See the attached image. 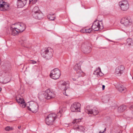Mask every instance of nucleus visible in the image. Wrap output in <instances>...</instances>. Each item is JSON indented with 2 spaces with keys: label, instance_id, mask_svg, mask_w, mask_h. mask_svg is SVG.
Segmentation results:
<instances>
[{
  "label": "nucleus",
  "instance_id": "obj_1",
  "mask_svg": "<svg viewBox=\"0 0 133 133\" xmlns=\"http://www.w3.org/2000/svg\"><path fill=\"white\" fill-rule=\"evenodd\" d=\"M16 100L21 107L24 108L26 106L27 109L33 112H36L38 110V106L37 104L32 101L26 104L23 97L20 95L16 97Z\"/></svg>",
  "mask_w": 133,
  "mask_h": 133
},
{
  "label": "nucleus",
  "instance_id": "obj_2",
  "mask_svg": "<svg viewBox=\"0 0 133 133\" xmlns=\"http://www.w3.org/2000/svg\"><path fill=\"white\" fill-rule=\"evenodd\" d=\"M26 28L25 25L21 22H17L12 24L10 30L11 34L14 35H17L18 33L24 31Z\"/></svg>",
  "mask_w": 133,
  "mask_h": 133
},
{
  "label": "nucleus",
  "instance_id": "obj_3",
  "mask_svg": "<svg viewBox=\"0 0 133 133\" xmlns=\"http://www.w3.org/2000/svg\"><path fill=\"white\" fill-rule=\"evenodd\" d=\"M55 96L54 92L51 91L49 89H47L45 91H41L38 94L39 98L41 99L44 98L48 99H50L54 98Z\"/></svg>",
  "mask_w": 133,
  "mask_h": 133
},
{
  "label": "nucleus",
  "instance_id": "obj_4",
  "mask_svg": "<svg viewBox=\"0 0 133 133\" xmlns=\"http://www.w3.org/2000/svg\"><path fill=\"white\" fill-rule=\"evenodd\" d=\"M57 116L56 114L54 113L48 115L45 119L46 124L49 125L52 124ZM57 116H58V115Z\"/></svg>",
  "mask_w": 133,
  "mask_h": 133
},
{
  "label": "nucleus",
  "instance_id": "obj_5",
  "mask_svg": "<svg viewBox=\"0 0 133 133\" xmlns=\"http://www.w3.org/2000/svg\"><path fill=\"white\" fill-rule=\"evenodd\" d=\"M61 75L60 70L57 68H55L51 71L50 76L52 78L56 79L59 78Z\"/></svg>",
  "mask_w": 133,
  "mask_h": 133
},
{
  "label": "nucleus",
  "instance_id": "obj_6",
  "mask_svg": "<svg viewBox=\"0 0 133 133\" xmlns=\"http://www.w3.org/2000/svg\"><path fill=\"white\" fill-rule=\"evenodd\" d=\"M53 52V49L50 48H48L45 49L44 52L42 53L41 55L44 58L49 59L52 57Z\"/></svg>",
  "mask_w": 133,
  "mask_h": 133
},
{
  "label": "nucleus",
  "instance_id": "obj_7",
  "mask_svg": "<svg viewBox=\"0 0 133 133\" xmlns=\"http://www.w3.org/2000/svg\"><path fill=\"white\" fill-rule=\"evenodd\" d=\"M103 28L101 22L97 20L94 22L92 26V29L95 31L102 29Z\"/></svg>",
  "mask_w": 133,
  "mask_h": 133
},
{
  "label": "nucleus",
  "instance_id": "obj_8",
  "mask_svg": "<svg viewBox=\"0 0 133 133\" xmlns=\"http://www.w3.org/2000/svg\"><path fill=\"white\" fill-rule=\"evenodd\" d=\"M121 23L124 26L128 27L131 25V20L130 18L128 17H125L121 19Z\"/></svg>",
  "mask_w": 133,
  "mask_h": 133
},
{
  "label": "nucleus",
  "instance_id": "obj_9",
  "mask_svg": "<svg viewBox=\"0 0 133 133\" xmlns=\"http://www.w3.org/2000/svg\"><path fill=\"white\" fill-rule=\"evenodd\" d=\"M85 111L90 116L92 114L95 115H97L98 113V109L96 108H94L92 109H89L88 107L86 108Z\"/></svg>",
  "mask_w": 133,
  "mask_h": 133
},
{
  "label": "nucleus",
  "instance_id": "obj_10",
  "mask_svg": "<svg viewBox=\"0 0 133 133\" xmlns=\"http://www.w3.org/2000/svg\"><path fill=\"white\" fill-rule=\"evenodd\" d=\"M119 5L121 10L123 11H126L129 8V5L127 1H123L119 2Z\"/></svg>",
  "mask_w": 133,
  "mask_h": 133
},
{
  "label": "nucleus",
  "instance_id": "obj_11",
  "mask_svg": "<svg viewBox=\"0 0 133 133\" xmlns=\"http://www.w3.org/2000/svg\"><path fill=\"white\" fill-rule=\"evenodd\" d=\"M81 104L77 102H75L72 104L71 107V110L72 112L80 111Z\"/></svg>",
  "mask_w": 133,
  "mask_h": 133
},
{
  "label": "nucleus",
  "instance_id": "obj_12",
  "mask_svg": "<svg viewBox=\"0 0 133 133\" xmlns=\"http://www.w3.org/2000/svg\"><path fill=\"white\" fill-rule=\"evenodd\" d=\"M74 69L78 75V77L80 76L83 73L81 69V66L79 64H76L74 66Z\"/></svg>",
  "mask_w": 133,
  "mask_h": 133
},
{
  "label": "nucleus",
  "instance_id": "obj_13",
  "mask_svg": "<svg viewBox=\"0 0 133 133\" xmlns=\"http://www.w3.org/2000/svg\"><path fill=\"white\" fill-rule=\"evenodd\" d=\"M8 5L3 0H0V10L1 11L7 10Z\"/></svg>",
  "mask_w": 133,
  "mask_h": 133
},
{
  "label": "nucleus",
  "instance_id": "obj_14",
  "mask_svg": "<svg viewBox=\"0 0 133 133\" xmlns=\"http://www.w3.org/2000/svg\"><path fill=\"white\" fill-rule=\"evenodd\" d=\"M124 69V68L123 66L121 65L119 66L116 68L115 74L118 76H120L123 72Z\"/></svg>",
  "mask_w": 133,
  "mask_h": 133
},
{
  "label": "nucleus",
  "instance_id": "obj_15",
  "mask_svg": "<svg viewBox=\"0 0 133 133\" xmlns=\"http://www.w3.org/2000/svg\"><path fill=\"white\" fill-rule=\"evenodd\" d=\"M68 86V84L65 82H63L60 86V89L64 90V92H63L64 94L66 96L68 95L66 94V92L67 91V89Z\"/></svg>",
  "mask_w": 133,
  "mask_h": 133
},
{
  "label": "nucleus",
  "instance_id": "obj_16",
  "mask_svg": "<svg viewBox=\"0 0 133 133\" xmlns=\"http://www.w3.org/2000/svg\"><path fill=\"white\" fill-rule=\"evenodd\" d=\"M27 0H17V6L18 8L23 7L26 4Z\"/></svg>",
  "mask_w": 133,
  "mask_h": 133
},
{
  "label": "nucleus",
  "instance_id": "obj_17",
  "mask_svg": "<svg viewBox=\"0 0 133 133\" xmlns=\"http://www.w3.org/2000/svg\"><path fill=\"white\" fill-rule=\"evenodd\" d=\"M117 89L120 92H122L123 91L125 92L127 91L126 88L123 85L119 84H117L116 86Z\"/></svg>",
  "mask_w": 133,
  "mask_h": 133
},
{
  "label": "nucleus",
  "instance_id": "obj_18",
  "mask_svg": "<svg viewBox=\"0 0 133 133\" xmlns=\"http://www.w3.org/2000/svg\"><path fill=\"white\" fill-rule=\"evenodd\" d=\"M94 74L96 75L98 77L102 76L103 75L101 72V69L99 67L94 71Z\"/></svg>",
  "mask_w": 133,
  "mask_h": 133
},
{
  "label": "nucleus",
  "instance_id": "obj_19",
  "mask_svg": "<svg viewBox=\"0 0 133 133\" xmlns=\"http://www.w3.org/2000/svg\"><path fill=\"white\" fill-rule=\"evenodd\" d=\"M75 129H76L77 130L83 132L84 133L86 131V129L85 128L82 126H79L76 127H75Z\"/></svg>",
  "mask_w": 133,
  "mask_h": 133
},
{
  "label": "nucleus",
  "instance_id": "obj_20",
  "mask_svg": "<svg viewBox=\"0 0 133 133\" xmlns=\"http://www.w3.org/2000/svg\"><path fill=\"white\" fill-rule=\"evenodd\" d=\"M33 16L36 19H40L42 18V15L40 12L36 14H33Z\"/></svg>",
  "mask_w": 133,
  "mask_h": 133
},
{
  "label": "nucleus",
  "instance_id": "obj_21",
  "mask_svg": "<svg viewBox=\"0 0 133 133\" xmlns=\"http://www.w3.org/2000/svg\"><path fill=\"white\" fill-rule=\"evenodd\" d=\"M126 106L124 105H122L118 108V110L120 112H123L125 109H126Z\"/></svg>",
  "mask_w": 133,
  "mask_h": 133
},
{
  "label": "nucleus",
  "instance_id": "obj_22",
  "mask_svg": "<svg viewBox=\"0 0 133 133\" xmlns=\"http://www.w3.org/2000/svg\"><path fill=\"white\" fill-rule=\"evenodd\" d=\"M32 12L33 14H36L38 13H39L40 11L38 7L37 6L35 7L33 9Z\"/></svg>",
  "mask_w": 133,
  "mask_h": 133
},
{
  "label": "nucleus",
  "instance_id": "obj_23",
  "mask_svg": "<svg viewBox=\"0 0 133 133\" xmlns=\"http://www.w3.org/2000/svg\"><path fill=\"white\" fill-rule=\"evenodd\" d=\"M66 110V108L65 107H61L60 108V110L58 113V115L59 114H61L62 113H64Z\"/></svg>",
  "mask_w": 133,
  "mask_h": 133
},
{
  "label": "nucleus",
  "instance_id": "obj_24",
  "mask_svg": "<svg viewBox=\"0 0 133 133\" xmlns=\"http://www.w3.org/2000/svg\"><path fill=\"white\" fill-rule=\"evenodd\" d=\"M127 44L129 46L132 45L133 44V42L132 39L130 38L128 39L127 40Z\"/></svg>",
  "mask_w": 133,
  "mask_h": 133
},
{
  "label": "nucleus",
  "instance_id": "obj_25",
  "mask_svg": "<svg viewBox=\"0 0 133 133\" xmlns=\"http://www.w3.org/2000/svg\"><path fill=\"white\" fill-rule=\"evenodd\" d=\"M53 15H49L48 16V18L51 20H53L55 19V17H53Z\"/></svg>",
  "mask_w": 133,
  "mask_h": 133
},
{
  "label": "nucleus",
  "instance_id": "obj_26",
  "mask_svg": "<svg viewBox=\"0 0 133 133\" xmlns=\"http://www.w3.org/2000/svg\"><path fill=\"white\" fill-rule=\"evenodd\" d=\"M81 119H74L72 122L74 124L80 122Z\"/></svg>",
  "mask_w": 133,
  "mask_h": 133
},
{
  "label": "nucleus",
  "instance_id": "obj_27",
  "mask_svg": "<svg viewBox=\"0 0 133 133\" xmlns=\"http://www.w3.org/2000/svg\"><path fill=\"white\" fill-rule=\"evenodd\" d=\"M84 51L86 53H89L91 51L90 48L89 47L88 48H85L84 50Z\"/></svg>",
  "mask_w": 133,
  "mask_h": 133
},
{
  "label": "nucleus",
  "instance_id": "obj_28",
  "mask_svg": "<svg viewBox=\"0 0 133 133\" xmlns=\"http://www.w3.org/2000/svg\"><path fill=\"white\" fill-rule=\"evenodd\" d=\"M29 62L30 64H34L36 63L37 62L35 61L31 60L29 61Z\"/></svg>",
  "mask_w": 133,
  "mask_h": 133
},
{
  "label": "nucleus",
  "instance_id": "obj_29",
  "mask_svg": "<svg viewBox=\"0 0 133 133\" xmlns=\"http://www.w3.org/2000/svg\"><path fill=\"white\" fill-rule=\"evenodd\" d=\"M92 31V29L91 28H89V29H86V32L87 33H90Z\"/></svg>",
  "mask_w": 133,
  "mask_h": 133
},
{
  "label": "nucleus",
  "instance_id": "obj_30",
  "mask_svg": "<svg viewBox=\"0 0 133 133\" xmlns=\"http://www.w3.org/2000/svg\"><path fill=\"white\" fill-rule=\"evenodd\" d=\"M122 131H120L119 132H117V131L115 130H113L111 131V133H121Z\"/></svg>",
  "mask_w": 133,
  "mask_h": 133
},
{
  "label": "nucleus",
  "instance_id": "obj_31",
  "mask_svg": "<svg viewBox=\"0 0 133 133\" xmlns=\"http://www.w3.org/2000/svg\"><path fill=\"white\" fill-rule=\"evenodd\" d=\"M36 1V0H29V3L32 2L33 4H35Z\"/></svg>",
  "mask_w": 133,
  "mask_h": 133
},
{
  "label": "nucleus",
  "instance_id": "obj_32",
  "mask_svg": "<svg viewBox=\"0 0 133 133\" xmlns=\"http://www.w3.org/2000/svg\"><path fill=\"white\" fill-rule=\"evenodd\" d=\"M86 29L84 28L83 29L81 30V32H82L83 33L86 32Z\"/></svg>",
  "mask_w": 133,
  "mask_h": 133
},
{
  "label": "nucleus",
  "instance_id": "obj_33",
  "mask_svg": "<svg viewBox=\"0 0 133 133\" xmlns=\"http://www.w3.org/2000/svg\"><path fill=\"white\" fill-rule=\"evenodd\" d=\"M4 130L6 131H8V127L7 126L5 128Z\"/></svg>",
  "mask_w": 133,
  "mask_h": 133
},
{
  "label": "nucleus",
  "instance_id": "obj_34",
  "mask_svg": "<svg viewBox=\"0 0 133 133\" xmlns=\"http://www.w3.org/2000/svg\"><path fill=\"white\" fill-rule=\"evenodd\" d=\"M106 129V128H105L104 129V131H103L102 132L101 131H99V133H105L104 132L105 131Z\"/></svg>",
  "mask_w": 133,
  "mask_h": 133
},
{
  "label": "nucleus",
  "instance_id": "obj_35",
  "mask_svg": "<svg viewBox=\"0 0 133 133\" xmlns=\"http://www.w3.org/2000/svg\"><path fill=\"white\" fill-rule=\"evenodd\" d=\"M13 129V128L11 127H9V130H11Z\"/></svg>",
  "mask_w": 133,
  "mask_h": 133
},
{
  "label": "nucleus",
  "instance_id": "obj_36",
  "mask_svg": "<svg viewBox=\"0 0 133 133\" xmlns=\"http://www.w3.org/2000/svg\"><path fill=\"white\" fill-rule=\"evenodd\" d=\"M5 80L4 81L2 82H3V83H4V84H5V83H8V81H7V82H6V81H5Z\"/></svg>",
  "mask_w": 133,
  "mask_h": 133
},
{
  "label": "nucleus",
  "instance_id": "obj_37",
  "mask_svg": "<svg viewBox=\"0 0 133 133\" xmlns=\"http://www.w3.org/2000/svg\"><path fill=\"white\" fill-rule=\"evenodd\" d=\"M105 86L104 85H103L102 86V89L103 90H104V89Z\"/></svg>",
  "mask_w": 133,
  "mask_h": 133
},
{
  "label": "nucleus",
  "instance_id": "obj_38",
  "mask_svg": "<svg viewBox=\"0 0 133 133\" xmlns=\"http://www.w3.org/2000/svg\"><path fill=\"white\" fill-rule=\"evenodd\" d=\"M21 128V126H19L18 127V128L19 129L20 128Z\"/></svg>",
  "mask_w": 133,
  "mask_h": 133
},
{
  "label": "nucleus",
  "instance_id": "obj_39",
  "mask_svg": "<svg viewBox=\"0 0 133 133\" xmlns=\"http://www.w3.org/2000/svg\"><path fill=\"white\" fill-rule=\"evenodd\" d=\"M23 37L22 38V41H24L23 40Z\"/></svg>",
  "mask_w": 133,
  "mask_h": 133
},
{
  "label": "nucleus",
  "instance_id": "obj_40",
  "mask_svg": "<svg viewBox=\"0 0 133 133\" xmlns=\"http://www.w3.org/2000/svg\"><path fill=\"white\" fill-rule=\"evenodd\" d=\"M2 90V88H1L0 87V91H1Z\"/></svg>",
  "mask_w": 133,
  "mask_h": 133
},
{
  "label": "nucleus",
  "instance_id": "obj_41",
  "mask_svg": "<svg viewBox=\"0 0 133 133\" xmlns=\"http://www.w3.org/2000/svg\"><path fill=\"white\" fill-rule=\"evenodd\" d=\"M132 114L133 115V111H132Z\"/></svg>",
  "mask_w": 133,
  "mask_h": 133
},
{
  "label": "nucleus",
  "instance_id": "obj_42",
  "mask_svg": "<svg viewBox=\"0 0 133 133\" xmlns=\"http://www.w3.org/2000/svg\"><path fill=\"white\" fill-rule=\"evenodd\" d=\"M132 79H133V77H132Z\"/></svg>",
  "mask_w": 133,
  "mask_h": 133
},
{
  "label": "nucleus",
  "instance_id": "obj_43",
  "mask_svg": "<svg viewBox=\"0 0 133 133\" xmlns=\"http://www.w3.org/2000/svg\"><path fill=\"white\" fill-rule=\"evenodd\" d=\"M61 115L60 116L61 117Z\"/></svg>",
  "mask_w": 133,
  "mask_h": 133
}]
</instances>
